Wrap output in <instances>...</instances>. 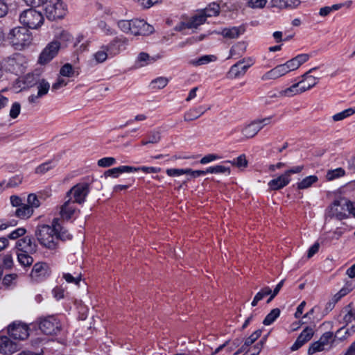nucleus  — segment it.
I'll return each instance as SVG.
<instances>
[{"label":"nucleus","instance_id":"obj_1","mask_svg":"<svg viewBox=\"0 0 355 355\" xmlns=\"http://www.w3.org/2000/svg\"><path fill=\"white\" fill-rule=\"evenodd\" d=\"M35 236L42 246L51 250L56 248L58 239L69 240L72 238V235L60 224L58 218H54L51 225H39Z\"/></svg>","mask_w":355,"mask_h":355},{"label":"nucleus","instance_id":"obj_2","mask_svg":"<svg viewBox=\"0 0 355 355\" xmlns=\"http://www.w3.org/2000/svg\"><path fill=\"white\" fill-rule=\"evenodd\" d=\"M316 69V67L311 68L302 76V80L293 84L292 86L286 88V89L279 92L278 96H293L297 94H301L306 90L311 89L318 83L319 80V78L309 75L310 73L315 71Z\"/></svg>","mask_w":355,"mask_h":355},{"label":"nucleus","instance_id":"obj_3","mask_svg":"<svg viewBox=\"0 0 355 355\" xmlns=\"http://www.w3.org/2000/svg\"><path fill=\"white\" fill-rule=\"evenodd\" d=\"M8 40L16 50H22L32 43L33 35L26 27L19 26L10 31Z\"/></svg>","mask_w":355,"mask_h":355},{"label":"nucleus","instance_id":"obj_4","mask_svg":"<svg viewBox=\"0 0 355 355\" xmlns=\"http://www.w3.org/2000/svg\"><path fill=\"white\" fill-rule=\"evenodd\" d=\"M330 216L342 220L352 214L355 218V203L345 198L335 200L329 209Z\"/></svg>","mask_w":355,"mask_h":355},{"label":"nucleus","instance_id":"obj_5","mask_svg":"<svg viewBox=\"0 0 355 355\" xmlns=\"http://www.w3.org/2000/svg\"><path fill=\"white\" fill-rule=\"evenodd\" d=\"M42 14L35 9L30 8L22 12L19 15L20 22L31 29H37L40 27L44 22Z\"/></svg>","mask_w":355,"mask_h":355},{"label":"nucleus","instance_id":"obj_6","mask_svg":"<svg viewBox=\"0 0 355 355\" xmlns=\"http://www.w3.org/2000/svg\"><path fill=\"white\" fill-rule=\"evenodd\" d=\"M45 12L49 20L62 19L67 13V7L62 0H50L45 7Z\"/></svg>","mask_w":355,"mask_h":355},{"label":"nucleus","instance_id":"obj_7","mask_svg":"<svg viewBox=\"0 0 355 355\" xmlns=\"http://www.w3.org/2000/svg\"><path fill=\"white\" fill-rule=\"evenodd\" d=\"M90 192L89 184L87 182H80L69 190L67 193V197L71 198L72 196L75 203L83 204L86 201V198Z\"/></svg>","mask_w":355,"mask_h":355},{"label":"nucleus","instance_id":"obj_8","mask_svg":"<svg viewBox=\"0 0 355 355\" xmlns=\"http://www.w3.org/2000/svg\"><path fill=\"white\" fill-rule=\"evenodd\" d=\"M40 329L46 335H58L62 329L60 320L54 315H50L41 320Z\"/></svg>","mask_w":355,"mask_h":355},{"label":"nucleus","instance_id":"obj_9","mask_svg":"<svg viewBox=\"0 0 355 355\" xmlns=\"http://www.w3.org/2000/svg\"><path fill=\"white\" fill-rule=\"evenodd\" d=\"M8 334L13 340H24L29 336V328L25 323L15 321L8 325Z\"/></svg>","mask_w":355,"mask_h":355},{"label":"nucleus","instance_id":"obj_10","mask_svg":"<svg viewBox=\"0 0 355 355\" xmlns=\"http://www.w3.org/2000/svg\"><path fill=\"white\" fill-rule=\"evenodd\" d=\"M60 43L58 40L49 42L42 50L38 58V63L46 64L51 61L58 53Z\"/></svg>","mask_w":355,"mask_h":355},{"label":"nucleus","instance_id":"obj_11","mask_svg":"<svg viewBox=\"0 0 355 355\" xmlns=\"http://www.w3.org/2000/svg\"><path fill=\"white\" fill-rule=\"evenodd\" d=\"M153 26L148 24L144 19H132L131 34L137 35H148L154 32Z\"/></svg>","mask_w":355,"mask_h":355},{"label":"nucleus","instance_id":"obj_12","mask_svg":"<svg viewBox=\"0 0 355 355\" xmlns=\"http://www.w3.org/2000/svg\"><path fill=\"white\" fill-rule=\"evenodd\" d=\"M16 252L34 254L37 250V245L30 236L19 239L15 244Z\"/></svg>","mask_w":355,"mask_h":355},{"label":"nucleus","instance_id":"obj_13","mask_svg":"<svg viewBox=\"0 0 355 355\" xmlns=\"http://www.w3.org/2000/svg\"><path fill=\"white\" fill-rule=\"evenodd\" d=\"M51 275V269L46 262H37L34 264L31 272V278L36 282L44 280Z\"/></svg>","mask_w":355,"mask_h":355},{"label":"nucleus","instance_id":"obj_14","mask_svg":"<svg viewBox=\"0 0 355 355\" xmlns=\"http://www.w3.org/2000/svg\"><path fill=\"white\" fill-rule=\"evenodd\" d=\"M127 44L128 40L124 37H115L108 44L105 46L110 53V58H112L125 50Z\"/></svg>","mask_w":355,"mask_h":355},{"label":"nucleus","instance_id":"obj_15","mask_svg":"<svg viewBox=\"0 0 355 355\" xmlns=\"http://www.w3.org/2000/svg\"><path fill=\"white\" fill-rule=\"evenodd\" d=\"M245 62V60H239L233 64L227 73V77L231 79L243 77L246 73L248 69L252 66L250 60L248 65H243Z\"/></svg>","mask_w":355,"mask_h":355},{"label":"nucleus","instance_id":"obj_16","mask_svg":"<svg viewBox=\"0 0 355 355\" xmlns=\"http://www.w3.org/2000/svg\"><path fill=\"white\" fill-rule=\"evenodd\" d=\"M77 212H79L75 206V202L69 198L60 207V215L62 219L64 220H70Z\"/></svg>","mask_w":355,"mask_h":355},{"label":"nucleus","instance_id":"obj_17","mask_svg":"<svg viewBox=\"0 0 355 355\" xmlns=\"http://www.w3.org/2000/svg\"><path fill=\"white\" fill-rule=\"evenodd\" d=\"M19 349V345L6 336H0V353L12 354Z\"/></svg>","mask_w":355,"mask_h":355},{"label":"nucleus","instance_id":"obj_18","mask_svg":"<svg viewBox=\"0 0 355 355\" xmlns=\"http://www.w3.org/2000/svg\"><path fill=\"white\" fill-rule=\"evenodd\" d=\"M313 329L311 327H306L298 336L295 342L291 347V351H296L302 347L306 343L309 341L313 336Z\"/></svg>","mask_w":355,"mask_h":355},{"label":"nucleus","instance_id":"obj_19","mask_svg":"<svg viewBox=\"0 0 355 355\" xmlns=\"http://www.w3.org/2000/svg\"><path fill=\"white\" fill-rule=\"evenodd\" d=\"M291 181V178L284 173L277 178L270 180L268 185L271 190L277 191L287 186Z\"/></svg>","mask_w":355,"mask_h":355},{"label":"nucleus","instance_id":"obj_20","mask_svg":"<svg viewBox=\"0 0 355 355\" xmlns=\"http://www.w3.org/2000/svg\"><path fill=\"white\" fill-rule=\"evenodd\" d=\"M288 72L284 67V65L279 64L275 68L272 69L271 70L267 71L266 73H264L261 76L262 80H272V79H277L285 74H286Z\"/></svg>","mask_w":355,"mask_h":355},{"label":"nucleus","instance_id":"obj_21","mask_svg":"<svg viewBox=\"0 0 355 355\" xmlns=\"http://www.w3.org/2000/svg\"><path fill=\"white\" fill-rule=\"evenodd\" d=\"M135 171V167L130 166H120L110 168L104 173L105 177L118 178L123 173H132Z\"/></svg>","mask_w":355,"mask_h":355},{"label":"nucleus","instance_id":"obj_22","mask_svg":"<svg viewBox=\"0 0 355 355\" xmlns=\"http://www.w3.org/2000/svg\"><path fill=\"white\" fill-rule=\"evenodd\" d=\"M23 60V56L19 53H15L8 57L6 60L7 64L9 67L8 70L13 72L20 70Z\"/></svg>","mask_w":355,"mask_h":355},{"label":"nucleus","instance_id":"obj_23","mask_svg":"<svg viewBox=\"0 0 355 355\" xmlns=\"http://www.w3.org/2000/svg\"><path fill=\"white\" fill-rule=\"evenodd\" d=\"M205 16L200 11L191 17L186 23H183L182 26L187 28H197L200 25L203 24L206 21Z\"/></svg>","mask_w":355,"mask_h":355},{"label":"nucleus","instance_id":"obj_24","mask_svg":"<svg viewBox=\"0 0 355 355\" xmlns=\"http://www.w3.org/2000/svg\"><path fill=\"white\" fill-rule=\"evenodd\" d=\"M260 130L261 127L254 120L242 129V134L245 137L249 139L254 137Z\"/></svg>","mask_w":355,"mask_h":355},{"label":"nucleus","instance_id":"obj_25","mask_svg":"<svg viewBox=\"0 0 355 355\" xmlns=\"http://www.w3.org/2000/svg\"><path fill=\"white\" fill-rule=\"evenodd\" d=\"M207 110V108L204 106H199L189 110L184 114V119L186 121H191L198 119L202 116Z\"/></svg>","mask_w":355,"mask_h":355},{"label":"nucleus","instance_id":"obj_26","mask_svg":"<svg viewBox=\"0 0 355 355\" xmlns=\"http://www.w3.org/2000/svg\"><path fill=\"white\" fill-rule=\"evenodd\" d=\"M33 213V209L28 205L23 204L16 209L15 215L19 218L26 219L30 218Z\"/></svg>","mask_w":355,"mask_h":355},{"label":"nucleus","instance_id":"obj_27","mask_svg":"<svg viewBox=\"0 0 355 355\" xmlns=\"http://www.w3.org/2000/svg\"><path fill=\"white\" fill-rule=\"evenodd\" d=\"M58 160L53 159L44 162L35 168V172L37 174H44L56 166Z\"/></svg>","mask_w":355,"mask_h":355},{"label":"nucleus","instance_id":"obj_28","mask_svg":"<svg viewBox=\"0 0 355 355\" xmlns=\"http://www.w3.org/2000/svg\"><path fill=\"white\" fill-rule=\"evenodd\" d=\"M35 86L37 87L38 96L42 97L48 94L51 87L49 83L44 78L37 80Z\"/></svg>","mask_w":355,"mask_h":355},{"label":"nucleus","instance_id":"obj_29","mask_svg":"<svg viewBox=\"0 0 355 355\" xmlns=\"http://www.w3.org/2000/svg\"><path fill=\"white\" fill-rule=\"evenodd\" d=\"M17 257V261L19 263L26 268L31 266L33 263V258L32 257L33 254H28L24 252H16Z\"/></svg>","mask_w":355,"mask_h":355},{"label":"nucleus","instance_id":"obj_30","mask_svg":"<svg viewBox=\"0 0 355 355\" xmlns=\"http://www.w3.org/2000/svg\"><path fill=\"white\" fill-rule=\"evenodd\" d=\"M318 180V178L315 175L307 176L297 184V189L300 190L308 189L311 187Z\"/></svg>","mask_w":355,"mask_h":355},{"label":"nucleus","instance_id":"obj_31","mask_svg":"<svg viewBox=\"0 0 355 355\" xmlns=\"http://www.w3.org/2000/svg\"><path fill=\"white\" fill-rule=\"evenodd\" d=\"M94 60L97 63L104 62L108 58H110L109 52L107 51L105 45L93 55Z\"/></svg>","mask_w":355,"mask_h":355},{"label":"nucleus","instance_id":"obj_32","mask_svg":"<svg viewBox=\"0 0 355 355\" xmlns=\"http://www.w3.org/2000/svg\"><path fill=\"white\" fill-rule=\"evenodd\" d=\"M201 12L205 16L206 19L207 17L217 16L220 12V6L218 3H211Z\"/></svg>","mask_w":355,"mask_h":355},{"label":"nucleus","instance_id":"obj_33","mask_svg":"<svg viewBox=\"0 0 355 355\" xmlns=\"http://www.w3.org/2000/svg\"><path fill=\"white\" fill-rule=\"evenodd\" d=\"M216 60L217 57L214 55H205L196 60H192L191 63L195 66H200Z\"/></svg>","mask_w":355,"mask_h":355},{"label":"nucleus","instance_id":"obj_34","mask_svg":"<svg viewBox=\"0 0 355 355\" xmlns=\"http://www.w3.org/2000/svg\"><path fill=\"white\" fill-rule=\"evenodd\" d=\"M272 290L268 287L266 286L263 288L260 291H259L254 296L251 305L252 306H255L257 303L263 300L266 296L271 294Z\"/></svg>","mask_w":355,"mask_h":355},{"label":"nucleus","instance_id":"obj_35","mask_svg":"<svg viewBox=\"0 0 355 355\" xmlns=\"http://www.w3.org/2000/svg\"><path fill=\"white\" fill-rule=\"evenodd\" d=\"M280 315V310L278 308L273 309L265 317L263 324L266 326L270 325L272 324L276 319Z\"/></svg>","mask_w":355,"mask_h":355},{"label":"nucleus","instance_id":"obj_36","mask_svg":"<svg viewBox=\"0 0 355 355\" xmlns=\"http://www.w3.org/2000/svg\"><path fill=\"white\" fill-rule=\"evenodd\" d=\"M355 114V108H348L345 110H343L340 112L336 113L333 115L332 119L334 121H342L352 115Z\"/></svg>","mask_w":355,"mask_h":355},{"label":"nucleus","instance_id":"obj_37","mask_svg":"<svg viewBox=\"0 0 355 355\" xmlns=\"http://www.w3.org/2000/svg\"><path fill=\"white\" fill-rule=\"evenodd\" d=\"M227 172L230 173V169L229 168L222 166V165H216L214 166H209L206 170H205V175L207 173H214V174H218V173H225Z\"/></svg>","mask_w":355,"mask_h":355},{"label":"nucleus","instance_id":"obj_38","mask_svg":"<svg viewBox=\"0 0 355 355\" xmlns=\"http://www.w3.org/2000/svg\"><path fill=\"white\" fill-rule=\"evenodd\" d=\"M168 83V78L165 77H158L153 80L150 83V85L153 89H163L165 87Z\"/></svg>","mask_w":355,"mask_h":355},{"label":"nucleus","instance_id":"obj_39","mask_svg":"<svg viewBox=\"0 0 355 355\" xmlns=\"http://www.w3.org/2000/svg\"><path fill=\"white\" fill-rule=\"evenodd\" d=\"M345 329V326L340 327L335 334V337L338 338L339 340H344L347 336H352L354 333H355V325H352L349 329H347L345 331V334L340 336L342 331Z\"/></svg>","mask_w":355,"mask_h":355},{"label":"nucleus","instance_id":"obj_40","mask_svg":"<svg viewBox=\"0 0 355 355\" xmlns=\"http://www.w3.org/2000/svg\"><path fill=\"white\" fill-rule=\"evenodd\" d=\"M345 175V171L342 168L339 167L334 170H329L327 173L326 178L328 180L331 181L334 179L340 178Z\"/></svg>","mask_w":355,"mask_h":355},{"label":"nucleus","instance_id":"obj_41","mask_svg":"<svg viewBox=\"0 0 355 355\" xmlns=\"http://www.w3.org/2000/svg\"><path fill=\"white\" fill-rule=\"evenodd\" d=\"M261 330L258 329L253 332L248 338H247L243 343V347L248 349L249 346L252 345L261 335Z\"/></svg>","mask_w":355,"mask_h":355},{"label":"nucleus","instance_id":"obj_42","mask_svg":"<svg viewBox=\"0 0 355 355\" xmlns=\"http://www.w3.org/2000/svg\"><path fill=\"white\" fill-rule=\"evenodd\" d=\"M223 35L225 37L236 38L241 35L240 28L238 27L225 28L223 31Z\"/></svg>","mask_w":355,"mask_h":355},{"label":"nucleus","instance_id":"obj_43","mask_svg":"<svg viewBox=\"0 0 355 355\" xmlns=\"http://www.w3.org/2000/svg\"><path fill=\"white\" fill-rule=\"evenodd\" d=\"M267 3V0H248L246 5L252 9H262Z\"/></svg>","mask_w":355,"mask_h":355},{"label":"nucleus","instance_id":"obj_44","mask_svg":"<svg viewBox=\"0 0 355 355\" xmlns=\"http://www.w3.org/2000/svg\"><path fill=\"white\" fill-rule=\"evenodd\" d=\"M139 6L143 9H148L154 5L160 3L161 0H133Z\"/></svg>","mask_w":355,"mask_h":355},{"label":"nucleus","instance_id":"obj_45","mask_svg":"<svg viewBox=\"0 0 355 355\" xmlns=\"http://www.w3.org/2000/svg\"><path fill=\"white\" fill-rule=\"evenodd\" d=\"M131 26H132V19L131 20H119L117 21V26L119 28L125 33L131 34Z\"/></svg>","mask_w":355,"mask_h":355},{"label":"nucleus","instance_id":"obj_46","mask_svg":"<svg viewBox=\"0 0 355 355\" xmlns=\"http://www.w3.org/2000/svg\"><path fill=\"white\" fill-rule=\"evenodd\" d=\"M345 309L347 311V313L343 318V323L345 324V326L347 325L349 323L355 320V312L350 309V304L346 306Z\"/></svg>","mask_w":355,"mask_h":355},{"label":"nucleus","instance_id":"obj_47","mask_svg":"<svg viewBox=\"0 0 355 355\" xmlns=\"http://www.w3.org/2000/svg\"><path fill=\"white\" fill-rule=\"evenodd\" d=\"M325 349V347L319 342V340L311 343L308 349V354L313 355L316 352H320Z\"/></svg>","mask_w":355,"mask_h":355},{"label":"nucleus","instance_id":"obj_48","mask_svg":"<svg viewBox=\"0 0 355 355\" xmlns=\"http://www.w3.org/2000/svg\"><path fill=\"white\" fill-rule=\"evenodd\" d=\"M116 162V161L115 158L112 157H106L100 159L98 161V165L100 167L105 168V167H109V166H111L115 164Z\"/></svg>","mask_w":355,"mask_h":355},{"label":"nucleus","instance_id":"obj_49","mask_svg":"<svg viewBox=\"0 0 355 355\" xmlns=\"http://www.w3.org/2000/svg\"><path fill=\"white\" fill-rule=\"evenodd\" d=\"M73 69L71 64H64L60 70V74L65 77H71L73 75Z\"/></svg>","mask_w":355,"mask_h":355},{"label":"nucleus","instance_id":"obj_50","mask_svg":"<svg viewBox=\"0 0 355 355\" xmlns=\"http://www.w3.org/2000/svg\"><path fill=\"white\" fill-rule=\"evenodd\" d=\"M222 157L217 154H208L202 157L200 160L201 164H207L216 160L221 159Z\"/></svg>","mask_w":355,"mask_h":355},{"label":"nucleus","instance_id":"obj_51","mask_svg":"<svg viewBox=\"0 0 355 355\" xmlns=\"http://www.w3.org/2000/svg\"><path fill=\"white\" fill-rule=\"evenodd\" d=\"M63 278L68 283H71V284H74L76 285H78L81 280V275H80V274H77V275L76 277H73L70 273H64V274H63Z\"/></svg>","mask_w":355,"mask_h":355},{"label":"nucleus","instance_id":"obj_52","mask_svg":"<svg viewBox=\"0 0 355 355\" xmlns=\"http://www.w3.org/2000/svg\"><path fill=\"white\" fill-rule=\"evenodd\" d=\"M21 111V105L18 102H15L12 104L11 108L10 110L9 116L12 119H16Z\"/></svg>","mask_w":355,"mask_h":355},{"label":"nucleus","instance_id":"obj_53","mask_svg":"<svg viewBox=\"0 0 355 355\" xmlns=\"http://www.w3.org/2000/svg\"><path fill=\"white\" fill-rule=\"evenodd\" d=\"M135 171H142L145 173H157L161 171V168L159 167H153V166H140V167H135Z\"/></svg>","mask_w":355,"mask_h":355},{"label":"nucleus","instance_id":"obj_54","mask_svg":"<svg viewBox=\"0 0 355 355\" xmlns=\"http://www.w3.org/2000/svg\"><path fill=\"white\" fill-rule=\"evenodd\" d=\"M333 333L331 331H327L324 333L318 340L319 342L325 347L327 345H328L331 340L333 338Z\"/></svg>","mask_w":355,"mask_h":355},{"label":"nucleus","instance_id":"obj_55","mask_svg":"<svg viewBox=\"0 0 355 355\" xmlns=\"http://www.w3.org/2000/svg\"><path fill=\"white\" fill-rule=\"evenodd\" d=\"M26 205H28L33 209V207H38L40 205V202L35 194L31 193L28 196Z\"/></svg>","mask_w":355,"mask_h":355},{"label":"nucleus","instance_id":"obj_56","mask_svg":"<svg viewBox=\"0 0 355 355\" xmlns=\"http://www.w3.org/2000/svg\"><path fill=\"white\" fill-rule=\"evenodd\" d=\"M40 78L37 76H35L34 74H28L24 78V83L28 87L35 86L37 82V80H40Z\"/></svg>","mask_w":355,"mask_h":355},{"label":"nucleus","instance_id":"obj_57","mask_svg":"<svg viewBox=\"0 0 355 355\" xmlns=\"http://www.w3.org/2000/svg\"><path fill=\"white\" fill-rule=\"evenodd\" d=\"M166 174L170 177H177L186 174V168H168L166 171Z\"/></svg>","mask_w":355,"mask_h":355},{"label":"nucleus","instance_id":"obj_58","mask_svg":"<svg viewBox=\"0 0 355 355\" xmlns=\"http://www.w3.org/2000/svg\"><path fill=\"white\" fill-rule=\"evenodd\" d=\"M283 64L284 65L288 73L289 71L298 69L300 67L295 58L291 59L290 60L287 61L286 63Z\"/></svg>","mask_w":355,"mask_h":355},{"label":"nucleus","instance_id":"obj_59","mask_svg":"<svg viewBox=\"0 0 355 355\" xmlns=\"http://www.w3.org/2000/svg\"><path fill=\"white\" fill-rule=\"evenodd\" d=\"M98 27L107 35H113L116 34V31L110 27L105 21H101L98 23Z\"/></svg>","mask_w":355,"mask_h":355},{"label":"nucleus","instance_id":"obj_60","mask_svg":"<svg viewBox=\"0 0 355 355\" xmlns=\"http://www.w3.org/2000/svg\"><path fill=\"white\" fill-rule=\"evenodd\" d=\"M26 229H24L23 227H19V228H17L16 230H13L12 232H10L8 234V237L10 239H17L19 237L24 236L26 234Z\"/></svg>","mask_w":355,"mask_h":355},{"label":"nucleus","instance_id":"obj_61","mask_svg":"<svg viewBox=\"0 0 355 355\" xmlns=\"http://www.w3.org/2000/svg\"><path fill=\"white\" fill-rule=\"evenodd\" d=\"M232 164L236 165L238 167H246L248 166V161L244 154L239 155L233 160Z\"/></svg>","mask_w":355,"mask_h":355},{"label":"nucleus","instance_id":"obj_62","mask_svg":"<svg viewBox=\"0 0 355 355\" xmlns=\"http://www.w3.org/2000/svg\"><path fill=\"white\" fill-rule=\"evenodd\" d=\"M135 182L134 178H130L128 179L126 184H117L114 187V192H119L122 190H125L128 189Z\"/></svg>","mask_w":355,"mask_h":355},{"label":"nucleus","instance_id":"obj_63","mask_svg":"<svg viewBox=\"0 0 355 355\" xmlns=\"http://www.w3.org/2000/svg\"><path fill=\"white\" fill-rule=\"evenodd\" d=\"M68 82L63 79L62 78H58L55 83L52 85L51 90L52 92L57 91L60 88L66 86Z\"/></svg>","mask_w":355,"mask_h":355},{"label":"nucleus","instance_id":"obj_64","mask_svg":"<svg viewBox=\"0 0 355 355\" xmlns=\"http://www.w3.org/2000/svg\"><path fill=\"white\" fill-rule=\"evenodd\" d=\"M265 338L261 339L259 343H257L252 349V352L250 355H258L265 343Z\"/></svg>","mask_w":355,"mask_h":355}]
</instances>
